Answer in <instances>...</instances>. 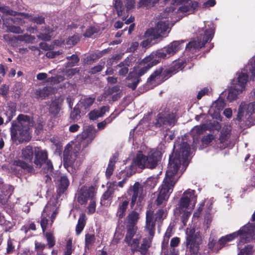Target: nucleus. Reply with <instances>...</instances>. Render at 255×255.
Masks as SVG:
<instances>
[{"label": "nucleus", "instance_id": "nucleus-1", "mask_svg": "<svg viewBox=\"0 0 255 255\" xmlns=\"http://www.w3.org/2000/svg\"><path fill=\"white\" fill-rule=\"evenodd\" d=\"M190 147L186 142L180 145L179 151L169 156L166 176L159 188V193L155 201L157 206H165L174 186L180 175L188 166Z\"/></svg>", "mask_w": 255, "mask_h": 255}, {"label": "nucleus", "instance_id": "nucleus-2", "mask_svg": "<svg viewBox=\"0 0 255 255\" xmlns=\"http://www.w3.org/2000/svg\"><path fill=\"white\" fill-rule=\"evenodd\" d=\"M30 124L29 116L19 115L17 118V121L12 123L10 128V135L12 141H18L19 143L29 141L31 138L29 131Z\"/></svg>", "mask_w": 255, "mask_h": 255}, {"label": "nucleus", "instance_id": "nucleus-3", "mask_svg": "<svg viewBox=\"0 0 255 255\" xmlns=\"http://www.w3.org/2000/svg\"><path fill=\"white\" fill-rule=\"evenodd\" d=\"M161 152L157 149H151L147 156L144 155L142 151H139L133 160L131 167L133 168L134 166H138L140 168L153 169L161 160Z\"/></svg>", "mask_w": 255, "mask_h": 255}, {"label": "nucleus", "instance_id": "nucleus-4", "mask_svg": "<svg viewBox=\"0 0 255 255\" xmlns=\"http://www.w3.org/2000/svg\"><path fill=\"white\" fill-rule=\"evenodd\" d=\"M238 236H240L239 244L250 242L255 239V225H246L237 232L222 237L218 242L219 249H222L225 245L235 239Z\"/></svg>", "mask_w": 255, "mask_h": 255}, {"label": "nucleus", "instance_id": "nucleus-5", "mask_svg": "<svg viewBox=\"0 0 255 255\" xmlns=\"http://www.w3.org/2000/svg\"><path fill=\"white\" fill-rule=\"evenodd\" d=\"M238 236H240L239 244L250 242L255 239V225H246L237 232L222 237L218 242L219 249H222L225 245L235 239Z\"/></svg>", "mask_w": 255, "mask_h": 255}, {"label": "nucleus", "instance_id": "nucleus-6", "mask_svg": "<svg viewBox=\"0 0 255 255\" xmlns=\"http://www.w3.org/2000/svg\"><path fill=\"white\" fill-rule=\"evenodd\" d=\"M150 57H145L141 61V64H143V66L136 69H134L133 71L130 72L127 78L128 81L127 86L132 90H135L138 84L140 81V77L143 75L152 66L157 64L156 60L152 61L150 60Z\"/></svg>", "mask_w": 255, "mask_h": 255}, {"label": "nucleus", "instance_id": "nucleus-7", "mask_svg": "<svg viewBox=\"0 0 255 255\" xmlns=\"http://www.w3.org/2000/svg\"><path fill=\"white\" fill-rule=\"evenodd\" d=\"M35 155V147L31 145H27L21 150V157L24 160L17 159L13 161L12 163L11 169L13 171H16V167H20L26 173H32L34 169L33 165L26 162H32L33 156Z\"/></svg>", "mask_w": 255, "mask_h": 255}, {"label": "nucleus", "instance_id": "nucleus-8", "mask_svg": "<svg viewBox=\"0 0 255 255\" xmlns=\"http://www.w3.org/2000/svg\"><path fill=\"white\" fill-rule=\"evenodd\" d=\"M255 102L247 104L241 103L238 114L237 120L243 122V127L249 128L255 125Z\"/></svg>", "mask_w": 255, "mask_h": 255}, {"label": "nucleus", "instance_id": "nucleus-9", "mask_svg": "<svg viewBox=\"0 0 255 255\" xmlns=\"http://www.w3.org/2000/svg\"><path fill=\"white\" fill-rule=\"evenodd\" d=\"M170 31L169 21L166 18L158 20L153 28L148 29L145 31L146 36L153 34V38H160L166 37Z\"/></svg>", "mask_w": 255, "mask_h": 255}, {"label": "nucleus", "instance_id": "nucleus-10", "mask_svg": "<svg viewBox=\"0 0 255 255\" xmlns=\"http://www.w3.org/2000/svg\"><path fill=\"white\" fill-rule=\"evenodd\" d=\"M128 193L131 196V208L136 209L138 207L141 206L144 195L142 187L138 182H135L132 186H130Z\"/></svg>", "mask_w": 255, "mask_h": 255}, {"label": "nucleus", "instance_id": "nucleus-11", "mask_svg": "<svg viewBox=\"0 0 255 255\" xmlns=\"http://www.w3.org/2000/svg\"><path fill=\"white\" fill-rule=\"evenodd\" d=\"M214 35V30L212 28L206 29L204 31V34H200L198 37V40H193L190 41L186 45V50L194 52V50L199 49L203 47L205 44L210 41Z\"/></svg>", "mask_w": 255, "mask_h": 255}, {"label": "nucleus", "instance_id": "nucleus-12", "mask_svg": "<svg viewBox=\"0 0 255 255\" xmlns=\"http://www.w3.org/2000/svg\"><path fill=\"white\" fill-rule=\"evenodd\" d=\"M85 141L84 140L81 141L76 145L75 148L74 152H72L67 147H65L63 152V160L64 166L66 168L69 167H76L78 166L77 161V152L80 150L81 145L84 146Z\"/></svg>", "mask_w": 255, "mask_h": 255}, {"label": "nucleus", "instance_id": "nucleus-13", "mask_svg": "<svg viewBox=\"0 0 255 255\" xmlns=\"http://www.w3.org/2000/svg\"><path fill=\"white\" fill-rule=\"evenodd\" d=\"M135 3V0H115L114 7L118 16H123V20H126L128 13L134 8Z\"/></svg>", "mask_w": 255, "mask_h": 255}, {"label": "nucleus", "instance_id": "nucleus-14", "mask_svg": "<svg viewBox=\"0 0 255 255\" xmlns=\"http://www.w3.org/2000/svg\"><path fill=\"white\" fill-rule=\"evenodd\" d=\"M202 243V238L199 232L190 230L186 237V246L192 254H197L199 246Z\"/></svg>", "mask_w": 255, "mask_h": 255}, {"label": "nucleus", "instance_id": "nucleus-15", "mask_svg": "<svg viewBox=\"0 0 255 255\" xmlns=\"http://www.w3.org/2000/svg\"><path fill=\"white\" fill-rule=\"evenodd\" d=\"M195 190L189 189L186 190L183 194L179 202V210L185 211L186 209H190L189 205H192L193 209L197 201V196L195 194Z\"/></svg>", "mask_w": 255, "mask_h": 255}, {"label": "nucleus", "instance_id": "nucleus-16", "mask_svg": "<svg viewBox=\"0 0 255 255\" xmlns=\"http://www.w3.org/2000/svg\"><path fill=\"white\" fill-rule=\"evenodd\" d=\"M126 234L124 239L125 243L130 247H137L141 238L140 235H136L137 226H126Z\"/></svg>", "mask_w": 255, "mask_h": 255}, {"label": "nucleus", "instance_id": "nucleus-17", "mask_svg": "<svg viewBox=\"0 0 255 255\" xmlns=\"http://www.w3.org/2000/svg\"><path fill=\"white\" fill-rule=\"evenodd\" d=\"M96 194V189L95 187L83 186L79 191L77 201L80 204L85 205L87 203L88 200L95 198Z\"/></svg>", "mask_w": 255, "mask_h": 255}, {"label": "nucleus", "instance_id": "nucleus-18", "mask_svg": "<svg viewBox=\"0 0 255 255\" xmlns=\"http://www.w3.org/2000/svg\"><path fill=\"white\" fill-rule=\"evenodd\" d=\"M175 122V116L173 113L166 114V113H159L155 121L154 124L156 128L163 129L167 125L172 126Z\"/></svg>", "mask_w": 255, "mask_h": 255}, {"label": "nucleus", "instance_id": "nucleus-19", "mask_svg": "<svg viewBox=\"0 0 255 255\" xmlns=\"http://www.w3.org/2000/svg\"><path fill=\"white\" fill-rule=\"evenodd\" d=\"M48 153L45 150H42L39 147H35V155L33 163L36 168H41L43 164L48 160Z\"/></svg>", "mask_w": 255, "mask_h": 255}, {"label": "nucleus", "instance_id": "nucleus-20", "mask_svg": "<svg viewBox=\"0 0 255 255\" xmlns=\"http://www.w3.org/2000/svg\"><path fill=\"white\" fill-rule=\"evenodd\" d=\"M51 207L49 205H46L41 214L40 225L43 232L49 227H51L52 224L50 223V216Z\"/></svg>", "mask_w": 255, "mask_h": 255}, {"label": "nucleus", "instance_id": "nucleus-21", "mask_svg": "<svg viewBox=\"0 0 255 255\" xmlns=\"http://www.w3.org/2000/svg\"><path fill=\"white\" fill-rule=\"evenodd\" d=\"M3 20V25L7 28V31L15 33H22V30L19 26H16L12 24L15 23L16 18L10 17H5V16H2Z\"/></svg>", "mask_w": 255, "mask_h": 255}, {"label": "nucleus", "instance_id": "nucleus-22", "mask_svg": "<svg viewBox=\"0 0 255 255\" xmlns=\"http://www.w3.org/2000/svg\"><path fill=\"white\" fill-rule=\"evenodd\" d=\"M155 220L153 218V212L147 211L146 213L145 230L151 238L154 236L155 230Z\"/></svg>", "mask_w": 255, "mask_h": 255}, {"label": "nucleus", "instance_id": "nucleus-23", "mask_svg": "<svg viewBox=\"0 0 255 255\" xmlns=\"http://www.w3.org/2000/svg\"><path fill=\"white\" fill-rule=\"evenodd\" d=\"M95 96H85L81 98L78 105L80 106L83 113H86L90 110L95 102Z\"/></svg>", "mask_w": 255, "mask_h": 255}, {"label": "nucleus", "instance_id": "nucleus-24", "mask_svg": "<svg viewBox=\"0 0 255 255\" xmlns=\"http://www.w3.org/2000/svg\"><path fill=\"white\" fill-rule=\"evenodd\" d=\"M185 40L174 41L166 47V51L168 53V56L173 55L183 46Z\"/></svg>", "mask_w": 255, "mask_h": 255}, {"label": "nucleus", "instance_id": "nucleus-25", "mask_svg": "<svg viewBox=\"0 0 255 255\" xmlns=\"http://www.w3.org/2000/svg\"><path fill=\"white\" fill-rule=\"evenodd\" d=\"M121 199L122 200L119 204L116 213L117 216L119 219H122L125 216L129 204V200L126 197L122 196Z\"/></svg>", "mask_w": 255, "mask_h": 255}, {"label": "nucleus", "instance_id": "nucleus-26", "mask_svg": "<svg viewBox=\"0 0 255 255\" xmlns=\"http://www.w3.org/2000/svg\"><path fill=\"white\" fill-rule=\"evenodd\" d=\"M153 238L150 236L149 238H144L142 243L140 247H139V243L138 244L137 247H131V251L134 253L135 252H139L140 253H144L148 252V249L150 248L152 240Z\"/></svg>", "mask_w": 255, "mask_h": 255}, {"label": "nucleus", "instance_id": "nucleus-27", "mask_svg": "<svg viewBox=\"0 0 255 255\" xmlns=\"http://www.w3.org/2000/svg\"><path fill=\"white\" fill-rule=\"evenodd\" d=\"M248 79L249 76L247 73H241L239 74L237 80H234L232 83L239 88V91H243L245 89Z\"/></svg>", "mask_w": 255, "mask_h": 255}, {"label": "nucleus", "instance_id": "nucleus-28", "mask_svg": "<svg viewBox=\"0 0 255 255\" xmlns=\"http://www.w3.org/2000/svg\"><path fill=\"white\" fill-rule=\"evenodd\" d=\"M53 88L51 87H44L43 88H38L34 91V96L37 99L43 100L51 95L53 92Z\"/></svg>", "mask_w": 255, "mask_h": 255}, {"label": "nucleus", "instance_id": "nucleus-29", "mask_svg": "<svg viewBox=\"0 0 255 255\" xmlns=\"http://www.w3.org/2000/svg\"><path fill=\"white\" fill-rule=\"evenodd\" d=\"M109 106H103L99 110L95 109L91 111L89 113L88 116L90 120H95L99 118L103 117L106 112H109Z\"/></svg>", "mask_w": 255, "mask_h": 255}, {"label": "nucleus", "instance_id": "nucleus-30", "mask_svg": "<svg viewBox=\"0 0 255 255\" xmlns=\"http://www.w3.org/2000/svg\"><path fill=\"white\" fill-rule=\"evenodd\" d=\"M138 219L139 214L135 211H132L127 216L126 221L125 222V225L129 226H136V224Z\"/></svg>", "mask_w": 255, "mask_h": 255}, {"label": "nucleus", "instance_id": "nucleus-31", "mask_svg": "<svg viewBox=\"0 0 255 255\" xmlns=\"http://www.w3.org/2000/svg\"><path fill=\"white\" fill-rule=\"evenodd\" d=\"M208 126L206 124H203L200 126H195L190 131V134L194 140L197 139L198 136L203 133L207 130Z\"/></svg>", "mask_w": 255, "mask_h": 255}, {"label": "nucleus", "instance_id": "nucleus-32", "mask_svg": "<svg viewBox=\"0 0 255 255\" xmlns=\"http://www.w3.org/2000/svg\"><path fill=\"white\" fill-rule=\"evenodd\" d=\"M58 193L63 194L69 185V181L66 176H61L58 180Z\"/></svg>", "mask_w": 255, "mask_h": 255}, {"label": "nucleus", "instance_id": "nucleus-33", "mask_svg": "<svg viewBox=\"0 0 255 255\" xmlns=\"http://www.w3.org/2000/svg\"><path fill=\"white\" fill-rule=\"evenodd\" d=\"M168 53L166 51V48L163 50H159L155 52L152 53L149 56L147 57H150L152 60V61H154V60H156L157 61V64H158L161 59H165L167 57H169Z\"/></svg>", "mask_w": 255, "mask_h": 255}, {"label": "nucleus", "instance_id": "nucleus-34", "mask_svg": "<svg viewBox=\"0 0 255 255\" xmlns=\"http://www.w3.org/2000/svg\"><path fill=\"white\" fill-rule=\"evenodd\" d=\"M118 155L117 154H114L110 159L109 163L106 171V175L108 178H110L112 175L115 168V164L118 160Z\"/></svg>", "mask_w": 255, "mask_h": 255}, {"label": "nucleus", "instance_id": "nucleus-35", "mask_svg": "<svg viewBox=\"0 0 255 255\" xmlns=\"http://www.w3.org/2000/svg\"><path fill=\"white\" fill-rule=\"evenodd\" d=\"M239 88L235 85V84H232V86L228 90V95L227 96V99L230 101L232 102L237 98V95L241 93L243 91L238 90Z\"/></svg>", "mask_w": 255, "mask_h": 255}, {"label": "nucleus", "instance_id": "nucleus-36", "mask_svg": "<svg viewBox=\"0 0 255 255\" xmlns=\"http://www.w3.org/2000/svg\"><path fill=\"white\" fill-rule=\"evenodd\" d=\"M43 32H40L37 35V37L42 40L49 41L51 39L50 34L52 32V29L49 26H45L41 28Z\"/></svg>", "mask_w": 255, "mask_h": 255}, {"label": "nucleus", "instance_id": "nucleus-37", "mask_svg": "<svg viewBox=\"0 0 255 255\" xmlns=\"http://www.w3.org/2000/svg\"><path fill=\"white\" fill-rule=\"evenodd\" d=\"M107 50H104L102 51H97L95 52L93 54H91L89 56H88L85 59V63L87 64H92L96 60L99 59L103 56V53L104 52H106Z\"/></svg>", "mask_w": 255, "mask_h": 255}, {"label": "nucleus", "instance_id": "nucleus-38", "mask_svg": "<svg viewBox=\"0 0 255 255\" xmlns=\"http://www.w3.org/2000/svg\"><path fill=\"white\" fill-rule=\"evenodd\" d=\"M86 224V216L85 215H82L79 218L78 224L76 227V234L79 235L83 230Z\"/></svg>", "mask_w": 255, "mask_h": 255}, {"label": "nucleus", "instance_id": "nucleus-39", "mask_svg": "<svg viewBox=\"0 0 255 255\" xmlns=\"http://www.w3.org/2000/svg\"><path fill=\"white\" fill-rule=\"evenodd\" d=\"M61 110V106L57 101H53L51 103L49 108V112L54 116H57Z\"/></svg>", "mask_w": 255, "mask_h": 255}, {"label": "nucleus", "instance_id": "nucleus-40", "mask_svg": "<svg viewBox=\"0 0 255 255\" xmlns=\"http://www.w3.org/2000/svg\"><path fill=\"white\" fill-rule=\"evenodd\" d=\"M128 66L129 65L128 64V62L126 61L121 62L119 64H118L116 67L121 68L120 70L119 71V75L121 76H125L128 72Z\"/></svg>", "mask_w": 255, "mask_h": 255}, {"label": "nucleus", "instance_id": "nucleus-41", "mask_svg": "<svg viewBox=\"0 0 255 255\" xmlns=\"http://www.w3.org/2000/svg\"><path fill=\"white\" fill-rule=\"evenodd\" d=\"M81 113L82 111L80 106L78 105H76L70 113L71 119L73 121L79 120L81 117L80 114Z\"/></svg>", "mask_w": 255, "mask_h": 255}, {"label": "nucleus", "instance_id": "nucleus-42", "mask_svg": "<svg viewBox=\"0 0 255 255\" xmlns=\"http://www.w3.org/2000/svg\"><path fill=\"white\" fill-rule=\"evenodd\" d=\"M159 0H140L138 3V7L145 6L151 7L155 5L158 2Z\"/></svg>", "mask_w": 255, "mask_h": 255}, {"label": "nucleus", "instance_id": "nucleus-43", "mask_svg": "<svg viewBox=\"0 0 255 255\" xmlns=\"http://www.w3.org/2000/svg\"><path fill=\"white\" fill-rule=\"evenodd\" d=\"M144 37L146 38V40H143L141 42V46L144 48H148L151 46L154 43L152 42L153 40L157 39L158 38H153V34L149 36H146L145 33H144Z\"/></svg>", "mask_w": 255, "mask_h": 255}, {"label": "nucleus", "instance_id": "nucleus-44", "mask_svg": "<svg viewBox=\"0 0 255 255\" xmlns=\"http://www.w3.org/2000/svg\"><path fill=\"white\" fill-rule=\"evenodd\" d=\"M44 235L47 242L48 248H52L55 245L56 241L55 237H54L53 234L50 232H46Z\"/></svg>", "mask_w": 255, "mask_h": 255}, {"label": "nucleus", "instance_id": "nucleus-45", "mask_svg": "<svg viewBox=\"0 0 255 255\" xmlns=\"http://www.w3.org/2000/svg\"><path fill=\"white\" fill-rule=\"evenodd\" d=\"M95 237L94 235L86 234L85 236V248L89 249L95 242Z\"/></svg>", "mask_w": 255, "mask_h": 255}, {"label": "nucleus", "instance_id": "nucleus-46", "mask_svg": "<svg viewBox=\"0 0 255 255\" xmlns=\"http://www.w3.org/2000/svg\"><path fill=\"white\" fill-rule=\"evenodd\" d=\"M254 252V246L252 245H248L241 249L238 255H252Z\"/></svg>", "mask_w": 255, "mask_h": 255}, {"label": "nucleus", "instance_id": "nucleus-47", "mask_svg": "<svg viewBox=\"0 0 255 255\" xmlns=\"http://www.w3.org/2000/svg\"><path fill=\"white\" fill-rule=\"evenodd\" d=\"M162 70L163 68L161 67H159L156 69L148 78L147 81L149 82H152L153 81H155L156 79H159Z\"/></svg>", "mask_w": 255, "mask_h": 255}, {"label": "nucleus", "instance_id": "nucleus-48", "mask_svg": "<svg viewBox=\"0 0 255 255\" xmlns=\"http://www.w3.org/2000/svg\"><path fill=\"white\" fill-rule=\"evenodd\" d=\"M42 168V172L45 174H50L52 172L53 170V166L52 163L50 160H48L45 162L43 164Z\"/></svg>", "mask_w": 255, "mask_h": 255}, {"label": "nucleus", "instance_id": "nucleus-49", "mask_svg": "<svg viewBox=\"0 0 255 255\" xmlns=\"http://www.w3.org/2000/svg\"><path fill=\"white\" fill-rule=\"evenodd\" d=\"M158 179L154 177H149L145 182V185L149 189L153 188L157 183Z\"/></svg>", "mask_w": 255, "mask_h": 255}, {"label": "nucleus", "instance_id": "nucleus-50", "mask_svg": "<svg viewBox=\"0 0 255 255\" xmlns=\"http://www.w3.org/2000/svg\"><path fill=\"white\" fill-rule=\"evenodd\" d=\"M0 11L5 15V16L8 15L15 16L17 12L10 9L8 6H0Z\"/></svg>", "mask_w": 255, "mask_h": 255}, {"label": "nucleus", "instance_id": "nucleus-51", "mask_svg": "<svg viewBox=\"0 0 255 255\" xmlns=\"http://www.w3.org/2000/svg\"><path fill=\"white\" fill-rule=\"evenodd\" d=\"M192 208H191L190 211H188L189 209H186L185 211H179L181 213H183L181 217V221L182 222L183 225L184 226L186 225L187 222L188 221L189 218L190 217L191 213Z\"/></svg>", "mask_w": 255, "mask_h": 255}, {"label": "nucleus", "instance_id": "nucleus-52", "mask_svg": "<svg viewBox=\"0 0 255 255\" xmlns=\"http://www.w3.org/2000/svg\"><path fill=\"white\" fill-rule=\"evenodd\" d=\"M99 29L95 26H90L87 29L83 35L85 37H91L95 33H98Z\"/></svg>", "mask_w": 255, "mask_h": 255}, {"label": "nucleus", "instance_id": "nucleus-53", "mask_svg": "<svg viewBox=\"0 0 255 255\" xmlns=\"http://www.w3.org/2000/svg\"><path fill=\"white\" fill-rule=\"evenodd\" d=\"M96 197L90 200V203L89 204L88 207V212L87 213L88 214H92L96 211Z\"/></svg>", "mask_w": 255, "mask_h": 255}, {"label": "nucleus", "instance_id": "nucleus-54", "mask_svg": "<svg viewBox=\"0 0 255 255\" xmlns=\"http://www.w3.org/2000/svg\"><path fill=\"white\" fill-rule=\"evenodd\" d=\"M120 90V87L118 85H116L112 87V88H108L107 90L104 92L105 97H108L109 95H113L114 93H119L118 92Z\"/></svg>", "mask_w": 255, "mask_h": 255}, {"label": "nucleus", "instance_id": "nucleus-55", "mask_svg": "<svg viewBox=\"0 0 255 255\" xmlns=\"http://www.w3.org/2000/svg\"><path fill=\"white\" fill-rule=\"evenodd\" d=\"M35 245V251L36 252V254H43L44 249L46 247V245L43 244L40 242H38L37 241H35L34 243Z\"/></svg>", "mask_w": 255, "mask_h": 255}, {"label": "nucleus", "instance_id": "nucleus-56", "mask_svg": "<svg viewBox=\"0 0 255 255\" xmlns=\"http://www.w3.org/2000/svg\"><path fill=\"white\" fill-rule=\"evenodd\" d=\"M114 192V189L110 186L103 195L102 197V200H107L110 198L112 197Z\"/></svg>", "mask_w": 255, "mask_h": 255}, {"label": "nucleus", "instance_id": "nucleus-57", "mask_svg": "<svg viewBox=\"0 0 255 255\" xmlns=\"http://www.w3.org/2000/svg\"><path fill=\"white\" fill-rule=\"evenodd\" d=\"M74 249L72 246V241L69 239L67 241L66 246V250L64 255H71Z\"/></svg>", "mask_w": 255, "mask_h": 255}, {"label": "nucleus", "instance_id": "nucleus-58", "mask_svg": "<svg viewBox=\"0 0 255 255\" xmlns=\"http://www.w3.org/2000/svg\"><path fill=\"white\" fill-rule=\"evenodd\" d=\"M71 61L67 63V67H73L79 61V58L77 55L73 54L70 56Z\"/></svg>", "mask_w": 255, "mask_h": 255}, {"label": "nucleus", "instance_id": "nucleus-59", "mask_svg": "<svg viewBox=\"0 0 255 255\" xmlns=\"http://www.w3.org/2000/svg\"><path fill=\"white\" fill-rule=\"evenodd\" d=\"M155 216V218L154 220L155 221H160L163 219V217L166 216V214L164 210L161 209L156 211Z\"/></svg>", "mask_w": 255, "mask_h": 255}, {"label": "nucleus", "instance_id": "nucleus-60", "mask_svg": "<svg viewBox=\"0 0 255 255\" xmlns=\"http://www.w3.org/2000/svg\"><path fill=\"white\" fill-rule=\"evenodd\" d=\"M214 139V136L212 134H209L204 136L202 139V142L204 144L208 145Z\"/></svg>", "mask_w": 255, "mask_h": 255}, {"label": "nucleus", "instance_id": "nucleus-61", "mask_svg": "<svg viewBox=\"0 0 255 255\" xmlns=\"http://www.w3.org/2000/svg\"><path fill=\"white\" fill-rule=\"evenodd\" d=\"M47 205H50V207H51V208L50 209L51 210V214H50L51 215H50V223L53 224V223L56 218V215L58 213V210H57V209L54 210V206L53 205H51L50 204H47Z\"/></svg>", "mask_w": 255, "mask_h": 255}, {"label": "nucleus", "instance_id": "nucleus-62", "mask_svg": "<svg viewBox=\"0 0 255 255\" xmlns=\"http://www.w3.org/2000/svg\"><path fill=\"white\" fill-rule=\"evenodd\" d=\"M34 37L28 34H24L23 35H20L18 36V39L20 41H25L27 42H31Z\"/></svg>", "mask_w": 255, "mask_h": 255}, {"label": "nucleus", "instance_id": "nucleus-63", "mask_svg": "<svg viewBox=\"0 0 255 255\" xmlns=\"http://www.w3.org/2000/svg\"><path fill=\"white\" fill-rule=\"evenodd\" d=\"M104 62H103V65H96V66L92 67L90 69V72L92 74H96L98 72L101 71L103 70V69L104 68Z\"/></svg>", "mask_w": 255, "mask_h": 255}, {"label": "nucleus", "instance_id": "nucleus-64", "mask_svg": "<svg viewBox=\"0 0 255 255\" xmlns=\"http://www.w3.org/2000/svg\"><path fill=\"white\" fill-rule=\"evenodd\" d=\"M14 247L13 245L12 241L9 239L7 242L6 254H10L12 253L14 250Z\"/></svg>", "mask_w": 255, "mask_h": 255}]
</instances>
